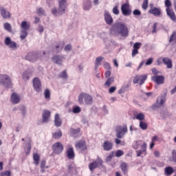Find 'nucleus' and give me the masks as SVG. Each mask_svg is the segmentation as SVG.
<instances>
[{
  "label": "nucleus",
  "mask_w": 176,
  "mask_h": 176,
  "mask_svg": "<svg viewBox=\"0 0 176 176\" xmlns=\"http://www.w3.org/2000/svg\"><path fill=\"white\" fill-rule=\"evenodd\" d=\"M110 34L113 36H122L127 38L129 36V28L123 22H117L114 23L110 28Z\"/></svg>",
  "instance_id": "1"
},
{
  "label": "nucleus",
  "mask_w": 176,
  "mask_h": 176,
  "mask_svg": "<svg viewBox=\"0 0 176 176\" xmlns=\"http://www.w3.org/2000/svg\"><path fill=\"white\" fill-rule=\"evenodd\" d=\"M133 148L134 149H140V147H141V149L136 151L138 157H140L142 154L144 153V152H146V143L142 144V141L141 140H136L133 143L132 145Z\"/></svg>",
  "instance_id": "2"
},
{
  "label": "nucleus",
  "mask_w": 176,
  "mask_h": 176,
  "mask_svg": "<svg viewBox=\"0 0 176 176\" xmlns=\"http://www.w3.org/2000/svg\"><path fill=\"white\" fill-rule=\"evenodd\" d=\"M78 102L80 105H83L85 103L86 105H91L93 104V97L86 93H81L78 96Z\"/></svg>",
  "instance_id": "3"
},
{
  "label": "nucleus",
  "mask_w": 176,
  "mask_h": 176,
  "mask_svg": "<svg viewBox=\"0 0 176 176\" xmlns=\"http://www.w3.org/2000/svg\"><path fill=\"white\" fill-rule=\"evenodd\" d=\"M0 83L1 85H3L4 87H7V89H10V87H12V80L7 74L0 75Z\"/></svg>",
  "instance_id": "4"
},
{
  "label": "nucleus",
  "mask_w": 176,
  "mask_h": 176,
  "mask_svg": "<svg viewBox=\"0 0 176 176\" xmlns=\"http://www.w3.org/2000/svg\"><path fill=\"white\" fill-rule=\"evenodd\" d=\"M127 131V125L118 126L116 128V137L120 140L124 137V134H126Z\"/></svg>",
  "instance_id": "5"
},
{
  "label": "nucleus",
  "mask_w": 176,
  "mask_h": 176,
  "mask_svg": "<svg viewBox=\"0 0 176 176\" xmlns=\"http://www.w3.org/2000/svg\"><path fill=\"white\" fill-rule=\"evenodd\" d=\"M167 98V92H164L162 95L157 98L156 102L153 105V109H156V108L160 107L161 105H163L166 102Z\"/></svg>",
  "instance_id": "6"
},
{
  "label": "nucleus",
  "mask_w": 176,
  "mask_h": 176,
  "mask_svg": "<svg viewBox=\"0 0 176 176\" xmlns=\"http://www.w3.org/2000/svg\"><path fill=\"white\" fill-rule=\"evenodd\" d=\"M52 149L55 155H61L64 151V146L61 142H57L52 145Z\"/></svg>",
  "instance_id": "7"
},
{
  "label": "nucleus",
  "mask_w": 176,
  "mask_h": 176,
  "mask_svg": "<svg viewBox=\"0 0 176 176\" xmlns=\"http://www.w3.org/2000/svg\"><path fill=\"white\" fill-rule=\"evenodd\" d=\"M39 57H41V54L39 52H30L25 56V59L28 60V61L34 63L36 61Z\"/></svg>",
  "instance_id": "8"
},
{
  "label": "nucleus",
  "mask_w": 176,
  "mask_h": 176,
  "mask_svg": "<svg viewBox=\"0 0 176 176\" xmlns=\"http://www.w3.org/2000/svg\"><path fill=\"white\" fill-rule=\"evenodd\" d=\"M103 16L104 21L107 25H112V24H113V18L112 17V15H111V13H109V11L105 10Z\"/></svg>",
  "instance_id": "9"
},
{
  "label": "nucleus",
  "mask_w": 176,
  "mask_h": 176,
  "mask_svg": "<svg viewBox=\"0 0 176 176\" xmlns=\"http://www.w3.org/2000/svg\"><path fill=\"white\" fill-rule=\"evenodd\" d=\"M33 87L37 93L42 91V84L39 78L36 77L33 79Z\"/></svg>",
  "instance_id": "10"
},
{
  "label": "nucleus",
  "mask_w": 176,
  "mask_h": 176,
  "mask_svg": "<svg viewBox=\"0 0 176 176\" xmlns=\"http://www.w3.org/2000/svg\"><path fill=\"white\" fill-rule=\"evenodd\" d=\"M148 13H151V14H153L155 17H159L162 14V11L160 10V8L153 7V4H150V10L148 11Z\"/></svg>",
  "instance_id": "11"
},
{
  "label": "nucleus",
  "mask_w": 176,
  "mask_h": 176,
  "mask_svg": "<svg viewBox=\"0 0 176 176\" xmlns=\"http://www.w3.org/2000/svg\"><path fill=\"white\" fill-rule=\"evenodd\" d=\"M121 12L123 16H130L131 14V10H130V5L129 3H124L121 6Z\"/></svg>",
  "instance_id": "12"
},
{
  "label": "nucleus",
  "mask_w": 176,
  "mask_h": 176,
  "mask_svg": "<svg viewBox=\"0 0 176 176\" xmlns=\"http://www.w3.org/2000/svg\"><path fill=\"white\" fill-rule=\"evenodd\" d=\"M102 148L106 152H109L113 149V143L109 140H106L102 143Z\"/></svg>",
  "instance_id": "13"
},
{
  "label": "nucleus",
  "mask_w": 176,
  "mask_h": 176,
  "mask_svg": "<svg viewBox=\"0 0 176 176\" xmlns=\"http://www.w3.org/2000/svg\"><path fill=\"white\" fill-rule=\"evenodd\" d=\"M52 61L54 64H57V65H63L64 56L55 55L52 58Z\"/></svg>",
  "instance_id": "14"
},
{
  "label": "nucleus",
  "mask_w": 176,
  "mask_h": 176,
  "mask_svg": "<svg viewBox=\"0 0 176 176\" xmlns=\"http://www.w3.org/2000/svg\"><path fill=\"white\" fill-rule=\"evenodd\" d=\"M76 149L77 151H86L87 146H86V142L84 140H79L75 144Z\"/></svg>",
  "instance_id": "15"
},
{
  "label": "nucleus",
  "mask_w": 176,
  "mask_h": 176,
  "mask_svg": "<svg viewBox=\"0 0 176 176\" xmlns=\"http://www.w3.org/2000/svg\"><path fill=\"white\" fill-rule=\"evenodd\" d=\"M100 166H102V160L98 159L97 160L89 164V168L90 171H93V170L97 168L98 167H100Z\"/></svg>",
  "instance_id": "16"
},
{
  "label": "nucleus",
  "mask_w": 176,
  "mask_h": 176,
  "mask_svg": "<svg viewBox=\"0 0 176 176\" xmlns=\"http://www.w3.org/2000/svg\"><path fill=\"white\" fill-rule=\"evenodd\" d=\"M20 101H21L20 95H19V94H16V92L12 93L10 98V102H12V104L16 105V104H19Z\"/></svg>",
  "instance_id": "17"
},
{
  "label": "nucleus",
  "mask_w": 176,
  "mask_h": 176,
  "mask_svg": "<svg viewBox=\"0 0 176 176\" xmlns=\"http://www.w3.org/2000/svg\"><path fill=\"white\" fill-rule=\"evenodd\" d=\"M164 76L155 75L151 78V80L157 83V85H163L164 83Z\"/></svg>",
  "instance_id": "18"
},
{
  "label": "nucleus",
  "mask_w": 176,
  "mask_h": 176,
  "mask_svg": "<svg viewBox=\"0 0 176 176\" xmlns=\"http://www.w3.org/2000/svg\"><path fill=\"white\" fill-rule=\"evenodd\" d=\"M93 8L91 4V0H84L82 2V9L83 10L89 11Z\"/></svg>",
  "instance_id": "19"
},
{
  "label": "nucleus",
  "mask_w": 176,
  "mask_h": 176,
  "mask_svg": "<svg viewBox=\"0 0 176 176\" xmlns=\"http://www.w3.org/2000/svg\"><path fill=\"white\" fill-rule=\"evenodd\" d=\"M50 111L48 110H43L42 114V122L43 123H47L49 122V118H50Z\"/></svg>",
  "instance_id": "20"
},
{
  "label": "nucleus",
  "mask_w": 176,
  "mask_h": 176,
  "mask_svg": "<svg viewBox=\"0 0 176 176\" xmlns=\"http://www.w3.org/2000/svg\"><path fill=\"white\" fill-rule=\"evenodd\" d=\"M0 13L3 19H10V12L3 7H0Z\"/></svg>",
  "instance_id": "21"
},
{
  "label": "nucleus",
  "mask_w": 176,
  "mask_h": 176,
  "mask_svg": "<svg viewBox=\"0 0 176 176\" xmlns=\"http://www.w3.org/2000/svg\"><path fill=\"white\" fill-rule=\"evenodd\" d=\"M162 62L165 65H166V68H168V69H171V68H173V60L170 58H163Z\"/></svg>",
  "instance_id": "22"
},
{
  "label": "nucleus",
  "mask_w": 176,
  "mask_h": 176,
  "mask_svg": "<svg viewBox=\"0 0 176 176\" xmlns=\"http://www.w3.org/2000/svg\"><path fill=\"white\" fill-rule=\"evenodd\" d=\"M54 124L56 127H60L63 124V121L61 120V118H60V114L58 113L55 114Z\"/></svg>",
  "instance_id": "23"
},
{
  "label": "nucleus",
  "mask_w": 176,
  "mask_h": 176,
  "mask_svg": "<svg viewBox=\"0 0 176 176\" xmlns=\"http://www.w3.org/2000/svg\"><path fill=\"white\" fill-rule=\"evenodd\" d=\"M166 14L170 17V20H172V21H176V16L174 11L171 10V9H166Z\"/></svg>",
  "instance_id": "24"
},
{
  "label": "nucleus",
  "mask_w": 176,
  "mask_h": 176,
  "mask_svg": "<svg viewBox=\"0 0 176 176\" xmlns=\"http://www.w3.org/2000/svg\"><path fill=\"white\" fill-rule=\"evenodd\" d=\"M66 153L68 159H74L75 157V151H74V148L72 147L69 148Z\"/></svg>",
  "instance_id": "25"
},
{
  "label": "nucleus",
  "mask_w": 176,
  "mask_h": 176,
  "mask_svg": "<svg viewBox=\"0 0 176 176\" xmlns=\"http://www.w3.org/2000/svg\"><path fill=\"white\" fill-rule=\"evenodd\" d=\"M33 160L34 162V164H36V166H38V164H39V162L41 160V156H39V154H38V153H34Z\"/></svg>",
  "instance_id": "26"
},
{
  "label": "nucleus",
  "mask_w": 176,
  "mask_h": 176,
  "mask_svg": "<svg viewBox=\"0 0 176 176\" xmlns=\"http://www.w3.org/2000/svg\"><path fill=\"white\" fill-rule=\"evenodd\" d=\"M21 28L23 30L28 31L30 30V24L26 21H23L21 23Z\"/></svg>",
  "instance_id": "27"
},
{
  "label": "nucleus",
  "mask_w": 176,
  "mask_h": 176,
  "mask_svg": "<svg viewBox=\"0 0 176 176\" xmlns=\"http://www.w3.org/2000/svg\"><path fill=\"white\" fill-rule=\"evenodd\" d=\"M58 10L59 16H63V14H65L67 12V7L58 6Z\"/></svg>",
  "instance_id": "28"
},
{
  "label": "nucleus",
  "mask_w": 176,
  "mask_h": 176,
  "mask_svg": "<svg viewBox=\"0 0 176 176\" xmlns=\"http://www.w3.org/2000/svg\"><path fill=\"white\" fill-rule=\"evenodd\" d=\"M30 76H31V73L30 72V71L26 70L23 72L22 75V78L23 80H29Z\"/></svg>",
  "instance_id": "29"
},
{
  "label": "nucleus",
  "mask_w": 176,
  "mask_h": 176,
  "mask_svg": "<svg viewBox=\"0 0 176 176\" xmlns=\"http://www.w3.org/2000/svg\"><path fill=\"white\" fill-rule=\"evenodd\" d=\"M164 173L166 175H171L174 173V168L171 166H168L165 168Z\"/></svg>",
  "instance_id": "30"
},
{
  "label": "nucleus",
  "mask_w": 176,
  "mask_h": 176,
  "mask_svg": "<svg viewBox=\"0 0 176 176\" xmlns=\"http://www.w3.org/2000/svg\"><path fill=\"white\" fill-rule=\"evenodd\" d=\"M120 167H121V170H122V173L124 175L127 174V170H128V168H127L128 167V164H127V163H126V162L122 163L121 165H120Z\"/></svg>",
  "instance_id": "31"
},
{
  "label": "nucleus",
  "mask_w": 176,
  "mask_h": 176,
  "mask_svg": "<svg viewBox=\"0 0 176 176\" xmlns=\"http://www.w3.org/2000/svg\"><path fill=\"white\" fill-rule=\"evenodd\" d=\"M3 28L6 31H7L8 32H12V25H10V23H5L3 24Z\"/></svg>",
  "instance_id": "32"
},
{
  "label": "nucleus",
  "mask_w": 176,
  "mask_h": 176,
  "mask_svg": "<svg viewBox=\"0 0 176 176\" xmlns=\"http://www.w3.org/2000/svg\"><path fill=\"white\" fill-rule=\"evenodd\" d=\"M27 36H28V32L24 30H21V35H20L21 40L24 41V39L26 38Z\"/></svg>",
  "instance_id": "33"
},
{
  "label": "nucleus",
  "mask_w": 176,
  "mask_h": 176,
  "mask_svg": "<svg viewBox=\"0 0 176 176\" xmlns=\"http://www.w3.org/2000/svg\"><path fill=\"white\" fill-rule=\"evenodd\" d=\"M69 133L70 134H72V135H73V137H75V135H76L77 134H79V133H80V129H73V128H71L69 129Z\"/></svg>",
  "instance_id": "34"
},
{
  "label": "nucleus",
  "mask_w": 176,
  "mask_h": 176,
  "mask_svg": "<svg viewBox=\"0 0 176 176\" xmlns=\"http://www.w3.org/2000/svg\"><path fill=\"white\" fill-rule=\"evenodd\" d=\"M115 80V78L113 77H110L107 79V80L104 83V86H107V87H109L112 83H113Z\"/></svg>",
  "instance_id": "35"
},
{
  "label": "nucleus",
  "mask_w": 176,
  "mask_h": 176,
  "mask_svg": "<svg viewBox=\"0 0 176 176\" xmlns=\"http://www.w3.org/2000/svg\"><path fill=\"white\" fill-rule=\"evenodd\" d=\"M61 137H63V132L61 131H56L53 134V138H55V140H59Z\"/></svg>",
  "instance_id": "36"
},
{
  "label": "nucleus",
  "mask_w": 176,
  "mask_h": 176,
  "mask_svg": "<svg viewBox=\"0 0 176 176\" xmlns=\"http://www.w3.org/2000/svg\"><path fill=\"white\" fill-rule=\"evenodd\" d=\"M58 77L67 80V79H68V74H67V72L65 70L59 74Z\"/></svg>",
  "instance_id": "37"
},
{
  "label": "nucleus",
  "mask_w": 176,
  "mask_h": 176,
  "mask_svg": "<svg viewBox=\"0 0 176 176\" xmlns=\"http://www.w3.org/2000/svg\"><path fill=\"white\" fill-rule=\"evenodd\" d=\"M172 156L170 157V162H173V163H176V150H173L171 153Z\"/></svg>",
  "instance_id": "38"
},
{
  "label": "nucleus",
  "mask_w": 176,
  "mask_h": 176,
  "mask_svg": "<svg viewBox=\"0 0 176 176\" xmlns=\"http://www.w3.org/2000/svg\"><path fill=\"white\" fill-rule=\"evenodd\" d=\"M31 152V143H27L25 148V153H26V155H30Z\"/></svg>",
  "instance_id": "39"
},
{
  "label": "nucleus",
  "mask_w": 176,
  "mask_h": 176,
  "mask_svg": "<svg viewBox=\"0 0 176 176\" xmlns=\"http://www.w3.org/2000/svg\"><path fill=\"white\" fill-rule=\"evenodd\" d=\"M104 60V56H99L96 58L95 65L98 67Z\"/></svg>",
  "instance_id": "40"
},
{
  "label": "nucleus",
  "mask_w": 176,
  "mask_h": 176,
  "mask_svg": "<svg viewBox=\"0 0 176 176\" xmlns=\"http://www.w3.org/2000/svg\"><path fill=\"white\" fill-rule=\"evenodd\" d=\"M135 119L140 120V122H142V120L145 119V115H144V113H139L135 116Z\"/></svg>",
  "instance_id": "41"
},
{
  "label": "nucleus",
  "mask_w": 176,
  "mask_h": 176,
  "mask_svg": "<svg viewBox=\"0 0 176 176\" xmlns=\"http://www.w3.org/2000/svg\"><path fill=\"white\" fill-rule=\"evenodd\" d=\"M148 78L146 75H140V86H142L144 83H145L146 79Z\"/></svg>",
  "instance_id": "42"
},
{
  "label": "nucleus",
  "mask_w": 176,
  "mask_h": 176,
  "mask_svg": "<svg viewBox=\"0 0 176 176\" xmlns=\"http://www.w3.org/2000/svg\"><path fill=\"white\" fill-rule=\"evenodd\" d=\"M140 127L142 129V130H146L148 129V124L146 122H144L143 121L140 122Z\"/></svg>",
  "instance_id": "43"
},
{
  "label": "nucleus",
  "mask_w": 176,
  "mask_h": 176,
  "mask_svg": "<svg viewBox=\"0 0 176 176\" xmlns=\"http://www.w3.org/2000/svg\"><path fill=\"white\" fill-rule=\"evenodd\" d=\"M44 97L45 100H50V90L45 89L44 91Z\"/></svg>",
  "instance_id": "44"
},
{
  "label": "nucleus",
  "mask_w": 176,
  "mask_h": 176,
  "mask_svg": "<svg viewBox=\"0 0 176 176\" xmlns=\"http://www.w3.org/2000/svg\"><path fill=\"white\" fill-rule=\"evenodd\" d=\"M51 13L52 14H53V16H54L55 17H57V16L60 15L58 14V8L57 9V8H54L51 10Z\"/></svg>",
  "instance_id": "45"
},
{
  "label": "nucleus",
  "mask_w": 176,
  "mask_h": 176,
  "mask_svg": "<svg viewBox=\"0 0 176 176\" xmlns=\"http://www.w3.org/2000/svg\"><path fill=\"white\" fill-rule=\"evenodd\" d=\"M113 156H115V151H112L109 153V156L106 158V162H111L113 158Z\"/></svg>",
  "instance_id": "46"
},
{
  "label": "nucleus",
  "mask_w": 176,
  "mask_h": 176,
  "mask_svg": "<svg viewBox=\"0 0 176 176\" xmlns=\"http://www.w3.org/2000/svg\"><path fill=\"white\" fill-rule=\"evenodd\" d=\"M37 13H38V16H45L46 14L45 10H43V8H39L37 10Z\"/></svg>",
  "instance_id": "47"
},
{
  "label": "nucleus",
  "mask_w": 176,
  "mask_h": 176,
  "mask_svg": "<svg viewBox=\"0 0 176 176\" xmlns=\"http://www.w3.org/2000/svg\"><path fill=\"white\" fill-rule=\"evenodd\" d=\"M45 166H46V161L45 160H42L41 162V173H45Z\"/></svg>",
  "instance_id": "48"
},
{
  "label": "nucleus",
  "mask_w": 176,
  "mask_h": 176,
  "mask_svg": "<svg viewBox=\"0 0 176 176\" xmlns=\"http://www.w3.org/2000/svg\"><path fill=\"white\" fill-rule=\"evenodd\" d=\"M58 6H64L67 8V0H58Z\"/></svg>",
  "instance_id": "49"
},
{
  "label": "nucleus",
  "mask_w": 176,
  "mask_h": 176,
  "mask_svg": "<svg viewBox=\"0 0 176 176\" xmlns=\"http://www.w3.org/2000/svg\"><path fill=\"white\" fill-rule=\"evenodd\" d=\"M123 155H124V152L122 150H118L116 152V157H120V156H123Z\"/></svg>",
  "instance_id": "50"
},
{
  "label": "nucleus",
  "mask_w": 176,
  "mask_h": 176,
  "mask_svg": "<svg viewBox=\"0 0 176 176\" xmlns=\"http://www.w3.org/2000/svg\"><path fill=\"white\" fill-rule=\"evenodd\" d=\"M12 42V38H10V37H6L5 38L4 43L6 46H9Z\"/></svg>",
  "instance_id": "51"
},
{
  "label": "nucleus",
  "mask_w": 176,
  "mask_h": 176,
  "mask_svg": "<svg viewBox=\"0 0 176 176\" xmlns=\"http://www.w3.org/2000/svg\"><path fill=\"white\" fill-rule=\"evenodd\" d=\"M65 52H71V50H72V45L71 44H67L65 46L64 48Z\"/></svg>",
  "instance_id": "52"
},
{
  "label": "nucleus",
  "mask_w": 176,
  "mask_h": 176,
  "mask_svg": "<svg viewBox=\"0 0 176 176\" xmlns=\"http://www.w3.org/2000/svg\"><path fill=\"white\" fill-rule=\"evenodd\" d=\"M148 0H144L142 5V9H144V10H146V9H148Z\"/></svg>",
  "instance_id": "53"
},
{
  "label": "nucleus",
  "mask_w": 176,
  "mask_h": 176,
  "mask_svg": "<svg viewBox=\"0 0 176 176\" xmlns=\"http://www.w3.org/2000/svg\"><path fill=\"white\" fill-rule=\"evenodd\" d=\"M113 14H116V16H118L120 13L119 12V7L118 6H116L113 8Z\"/></svg>",
  "instance_id": "54"
},
{
  "label": "nucleus",
  "mask_w": 176,
  "mask_h": 176,
  "mask_svg": "<svg viewBox=\"0 0 176 176\" xmlns=\"http://www.w3.org/2000/svg\"><path fill=\"white\" fill-rule=\"evenodd\" d=\"M10 49H16L17 48V43L14 41L10 43L8 45Z\"/></svg>",
  "instance_id": "55"
},
{
  "label": "nucleus",
  "mask_w": 176,
  "mask_h": 176,
  "mask_svg": "<svg viewBox=\"0 0 176 176\" xmlns=\"http://www.w3.org/2000/svg\"><path fill=\"white\" fill-rule=\"evenodd\" d=\"M63 47H64L63 45H56L55 47L56 52L60 53L63 50Z\"/></svg>",
  "instance_id": "56"
},
{
  "label": "nucleus",
  "mask_w": 176,
  "mask_h": 176,
  "mask_svg": "<svg viewBox=\"0 0 176 176\" xmlns=\"http://www.w3.org/2000/svg\"><path fill=\"white\" fill-rule=\"evenodd\" d=\"M21 111L22 112V116H25V115H27V109H25V106H22L21 107Z\"/></svg>",
  "instance_id": "57"
},
{
  "label": "nucleus",
  "mask_w": 176,
  "mask_h": 176,
  "mask_svg": "<svg viewBox=\"0 0 176 176\" xmlns=\"http://www.w3.org/2000/svg\"><path fill=\"white\" fill-rule=\"evenodd\" d=\"M171 1L170 0H165V6L166 9H170L171 8Z\"/></svg>",
  "instance_id": "58"
},
{
  "label": "nucleus",
  "mask_w": 176,
  "mask_h": 176,
  "mask_svg": "<svg viewBox=\"0 0 176 176\" xmlns=\"http://www.w3.org/2000/svg\"><path fill=\"white\" fill-rule=\"evenodd\" d=\"M81 109L78 106H76L73 109V113H79L80 112Z\"/></svg>",
  "instance_id": "59"
},
{
  "label": "nucleus",
  "mask_w": 176,
  "mask_h": 176,
  "mask_svg": "<svg viewBox=\"0 0 176 176\" xmlns=\"http://www.w3.org/2000/svg\"><path fill=\"white\" fill-rule=\"evenodd\" d=\"M140 80V75H136L134 78H133V83L137 84L138 82Z\"/></svg>",
  "instance_id": "60"
},
{
  "label": "nucleus",
  "mask_w": 176,
  "mask_h": 176,
  "mask_svg": "<svg viewBox=\"0 0 176 176\" xmlns=\"http://www.w3.org/2000/svg\"><path fill=\"white\" fill-rule=\"evenodd\" d=\"M141 43H135L133 45V49L138 50L140 49V47H141Z\"/></svg>",
  "instance_id": "61"
},
{
  "label": "nucleus",
  "mask_w": 176,
  "mask_h": 176,
  "mask_svg": "<svg viewBox=\"0 0 176 176\" xmlns=\"http://www.w3.org/2000/svg\"><path fill=\"white\" fill-rule=\"evenodd\" d=\"M103 67L105 69H111V65L107 62H104Z\"/></svg>",
  "instance_id": "62"
},
{
  "label": "nucleus",
  "mask_w": 176,
  "mask_h": 176,
  "mask_svg": "<svg viewBox=\"0 0 176 176\" xmlns=\"http://www.w3.org/2000/svg\"><path fill=\"white\" fill-rule=\"evenodd\" d=\"M133 14H134V16H141V11L136 9L133 10Z\"/></svg>",
  "instance_id": "63"
},
{
  "label": "nucleus",
  "mask_w": 176,
  "mask_h": 176,
  "mask_svg": "<svg viewBox=\"0 0 176 176\" xmlns=\"http://www.w3.org/2000/svg\"><path fill=\"white\" fill-rule=\"evenodd\" d=\"M1 176H10V171L6 170V171L1 173Z\"/></svg>",
  "instance_id": "64"
}]
</instances>
